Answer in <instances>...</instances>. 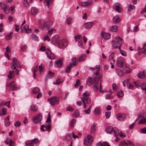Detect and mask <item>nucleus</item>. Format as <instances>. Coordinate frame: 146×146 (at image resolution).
Returning a JSON list of instances; mask_svg holds the SVG:
<instances>
[{"label": "nucleus", "instance_id": "obj_56", "mask_svg": "<svg viewBox=\"0 0 146 146\" xmlns=\"http://www.w3.org/2000/svg\"><path fill=\"white\" fill-rule=\"evenodd\" d=\"M27 146H33L34 145L33 142L31 141H29L26 143Z\"/></svg>", "mask_w": 146, "mask_h": 146}, {"label": "nucleus", "instance_id": "obj_27", "mask_svg": "<svg viewBox=\"0 0 146 146\" xmlns=\"http://www.w3.org/2000/svg\"><path fill=\"white\" fill-rule=\"evenodd\" d=\"M113 22L116 23L119 22L121 19L118 16L116 15L113 17Z\"/></svg>", "mask_w": 146, "mask_h": 146}, {"label": "nucleus", "instance_id": "obj_18", "mask_svg": "<svg viewBox=\"0 0 146 146\" xmlns=\"http://www.w3.org/2000/svg\"><path fill=\"white\" fill-rule=\"evenodd\" d=\"M24 28V30L23 29H22V31L23 32L24 31L26 33H30L31 32V29H29L28 25H25L23 28Z\"/></svg>", "mask_w": 146, "mask_h": 146}, {"label": "nucleus", "instance_id": "obj_2", "mask_svg": "<svg viewBox=\"0 0 146 146\" xmlns=\"http://www.w3.org/2000/svg\"><path fill=\"white\" fill-rule=\"evenodd\" d=\"M90 94L88 92H85L83 94L81 98L84 108H86V104H89L91 102V99L89 97Z\"/></svg>", "mask_w": 146, "mask_h": 146}, {"label": "nucleus", "instance_id": "obj_63", "mask_svg": "<svg viewBox=\"0 0 146 146\" xmlns=\"http://www.w3.org/2000/svg\"><path fill=\"white\" fill-rule=\"evenodd\" d=\"M128 88L130 89H133L134 88V86L131 84H129L127 85Z\"/></svg>", "mask_w": 146, "mask_h": 146}, {"label": "nucleus", "instance_id": "obj_8", "mask_svg": "<svg viewBox=\"0 0 146 146\" xmlns=\"http://www.w3.org/2000/svg\"><path fill=\"white\" fill-rule=\"evenodd\" d=\"M6 86L8 87L9 89L14 90H17L19 88L18 86L16 85L14 82H11L9 84H7Z\"/></svg>", "mask_w": 146, "mask_h": 146}, {"label": "nucleus", "instance_id": "obj_25", "mask_svg": "<svg viewBox=\"0 0 146 146\" xmlns=\"http://www.w3.org/2000/svg\"><path fill=\"white\" fill-rule=\"evenodd\" d=\"M13 33L11 32L7 34L5 36V38L7 40L11 39L12 38Z\"/></svg>", "mask_w": 146, "mask_h": 146}, {"label": "nucleus", "instance_id": "obj_26", "mask_svg": "<svg viewBox=\"0 0 146 146\" xmlns=\"http://www.w3.org/2000/svg\"><path fill=\"white\" fill-rule=\"evenodd\" d=\"M30 110L33 112H35L37 111V107L35 105H32L30 106Z\"/></svg>", "mask_w": 146, "mask_h": 146}, {"label": "nucleus", "instance_id": "obj_13", "mask_svg": "<svg viewBox=\"0 0 146 146\" xmlns=\"http://www.w3.org/2000/svg\"><path fill=\"white\" fill-rule=\"evenodd\" d=\"M52 40L53 43L58 44L59 42V36L58 35L53 36L52 38Z\"/></svg>", "mask_w": 146, "mask_h": 146}, {"label": "nucleus", "instance_id": "obj_33", "mask_svg": "<svg viewBox=\"0 0 146 146\" xmlns=\"http://www.w3.org/2000/svg\"><path fill=\"white\" fill-rule=\"evenodd\" d=\"M110 30L113 32H115L118 30V27L117 26L114 25L110 27Z\"/></svg>", "mask_w": 146, "mask_h": 146}, {"label": "nucleus", "instance_id": "obj_9", "mask_svg": "<svg viewBox=\"0 0 146 146\" xmlns=\"http://www.w3.org/2000/svg\"><path fill=\"white\" fill-rule=\"evenodd\" d=\"M48 100L50 101V104L53 106L57 104L59 102V98L55 97H52L50 98H48Z\"/></svg>", "mask_w": 146, "mask_h": 146}, {"label": "nucleus", "instance_id": "obj_12", "mask_svg": "<svg viewBox=\"0 0 146 146\" xmlns=\"http://www.w3.org/2000/svg\"><path fill=\"white\" fill-rule=\"evenodd\" d=\"M113 8L114 9H115L116 11L118 13H120L121 12L120 10L122 9L121 7V5L119 3H116L113 6Z\"/></svg>", "mask_w": 146, "mask_h": 146}, {"label": "nucleus", "instance_id": "obj_50", "mask_svg": "<svg viewBox=\"0 0 146 146\" xmlns=\"http://www.w3.org/2000/svg\"><path fill=\"white\" fill-rule=\"evenodd\" d=\"M112 88L113 90L115 92L118 89L117 86L115 83L113 84Z\"/></svg>", "mask_w": 146, "mask_h": 146}, {"label": "nucleus", "instance_id": "obj_3", "mask_svg": "<svg viewBox=\"0 0 146 146\" xmlns=\"http://www.w3.org/2000/svg\"><path fill=\"white\" fill-rule=\"evenodd\" d=\"M106 131L107 133L109 134H111L114 132L115 135L116 136L118 135L119 132V129L117 128H113L111 126L107 127L106 129Z\"/></svg>", "mask_w": 146, "mask_h": 146}, {"label": "nucleus", "instance_id": "obj_31", "mask_svg": "<svg viewBox=\"0 0 146 146\" xmlns=\"http://www.w3.org/2000/svg\"><path fill=\"white\" fill-rule=\"evenodd\" d=\"M53 1L54 0H45V2L46 3L48 8L49 7L50 5L53 3Z\"/></svg>", "mask_w": 146, "mask_h": 146}, {"label": "nucleus", "instance_id": "obj_52", "mask_svg": "<svg viewBox=\"0 0 146 146\" xmlns=\"http://www.w3.org/2000/svg\"><path fill=\"white\" fill-rule=\"evenodd\" d=\"M119 146H127L126 141H123L121 142L119 144Z\"/></svg>", "mask_w": 146, "mask_h": 146}, {"label": "nucleus", "instance_id": "obj_57", "mask_svg": "<svg viewBox=\"0 0 146 146\" xmlns=\"http://www.w3.org/2000/svg\"><path fill=\"white\" fill-rule=\"evenodd\" d=\"M111 113L110 111L106 112L105 115L107 119H108L110 116Z\"/></svg>", "mask_w": 146, "mask_h": 146}, {"label": "nucleus", "instance_id": "obj_62", "mask_svg": "<svg viewBox=\"0 0 146 146\" xmlns=\"http://www.w3.org/2000/svg\"><path fill=\"white\" fill-rule=\"evenodd\" d=\"M121 55L124 56H126L127 53L124 50H122L120 52Z\"/></svg>", "mask_w": 146, "mask_h": 146}, {"label": "nucleus", "instance_id": "obj_34", "mask_svg": "<svg viewBox=\"0 0 146 146\" xmlns=\"http://www.w3.org/2000/svg\"><path fill=\"white\" fill-rule=\"evenodd\" d=\"M81 37V35H77L75 36L74 37L75 42H77L81 40L82 39L80 38Z\"/></svg>", "mask_w": 146, "mask_h": 146}, {"label": "nucleus", "instance_id": "obj_45", "mask_svg": "<svg viewBox=\"0 0 146 146\" xmlns=\"http://www.w3.org/2000/svg\"><path fill=\"white\" fill-rule=\"evenodd\" d=\"M117 95L119 97L121 98L123 96L124 93L122 91H120L117 92Z\"/></svg>", "mask_w": 146, "mask_h": 146}, {"label": "nucleus", "instance_id": "obj_40", "mask_svg": "<svg viewBox=\"0 0 146 146\" xmlns=\"http://www.w3.org/2000/svg\"><path fill=\"white\" fill-rule=\"evenodd\" d=\"M111 43L113 47L115 48H117L118 46L117 45L118 44L116 43L115 41L114 40H112L111 42Z\"/></svg>", "mask_w": 146, "mask_h": 146}, {"label": "nucleus", "instance_id": "obj_44", "mask_svg": "<svg viewBox=\"0 0 146 146\" xmlns=\"http://www.w3.org/2000/svg\"><path fill=\"white\" fill-rule=\"evenodd\" d=\"M97 146H110L106 142H104L102 143H100L98 144L97 145Z\"/></svg>", "mask_w": 146, "mask_h": 146}, {"label": "nucleus", "instance_id": "obj_29", "mask_svg": "<svg viewBox=\"0 0 146 146\" xmlns=\"http://www.w3.org/2000/svg\"><path fill=\"white\" fill-rule=\"evenodd\" d=\"M52 23L51 21H48L46 22L44 24L43 27H47L51 26L52 25Z\"/></svg>", "mask_w": 146, "mask_h": 146}, {"label": "nucleus", "instance_id": "obj_36", "mask_svg": "<svg viewBox=\"0 0 146 146\" xmlns=\"http://www.w3.org/2000/svg\"><path fill=\"white\" fill-rule=\"evenodd\" d=\"M38 66L36 65V66L33 68L32 71L34 72V78H35L36 77V75L35 74L36 72L38 69Z\"/></svg>", "mask_w": 146, "mask_h": 146}, {"label": "nucleus", "instance_id": "obj_35", "mask_svg": "<svg viewBox=\"0 0 146 146\" xmlns=\"http://www.w3.org/2000/svg\"><path fill=\"white\" fill-rule=\"evenodd\" d=\"M40 91V89L38 88L35 87L32 90V92L34 94L38 93Z\"/></svg>", "mask_w": 146, "mask_h": 146}, {"label": "nucleus", "instance_id": "obj_16", "mask_svg": "<svg viewBox=\"0 0 146 146\" xmlns=\"http://www.w3.org/2000/svg\"><path fill=\"white\" fill-rule=\"evenodd\" d=\"M63 60V58H61L60 60L56 61L55 63V66L58 68L60 67L62 64Z\"/></svg>", "mask_w": 146, "mask_h": 146}, {"label": "nucleus", "instance_id": "obj_47", "mask_svg": "<svg viewBox=\"0 0 146 146\" xmlns=\"http://www.w3.org/2000/svg\"><path fill=\"white\" fill-rule=\"evenodd\" d=\"M5 13L6 14L9 13L10 11V9L7 7L3 9Z\"/></svg>", "mask_w": 146, "mask_h": 146}, {"label": "nucleus", "instance_id": "obj_1", "mask_svg": "<svg viewBox=\"0 0 146 146\" xmlns=\"http://www.w3.org/2000/svg\"><path fill=\"white\" fill-rule=\"evenodd\" d=\"M101 78V76H100L97 77H95L94 78H92L91 77L88 78V80L89 82L91 83H94V90L96 92H98L99 90V87L100 86L99 91L100 92H102L101 89L102 87H101V84H99L98 81Z\"/></svg>", "mask_w": 146, "mask_h": 146}, {"label": "nucleus", "instance_id": "obj_7", "mask_svg": "<svg viewBox=\"0 0 146 146\" xmlns=\"http://www.w3.org/2000/svg\"><path fill=\"white\" fill-rule=\"evenodd\" d=\"M88 140L87 139L84 140V143L86 146H89L92 142L94 138L91 135H87Z\"/></svg>", "mask_w": 146, "mask_h": 146}, {"label": "nucleus", "instance_id": "obj_60", "mask_svg": "<svg viewBox=\"0 0 146 146\" xmlns=\"http://www.w3.org/2000/svg\"><path fill=\"white\" fill-rule=\"evenodd\" d=\"M23 4L26 7H28L29 6L28 2L27 0H24Z\"/></svg>", "mask_w": 146, "mask_h": 146}, {"label": "nucleus", "instance_id": "obj_54", "mask_svg": "<svg viewBox=\"0 0 146 146\" xmlns=\"http://www.w3.org/2000/svg\"><path fill=\"white\" fill-rule=\"evenodd\" d=\"M117 72L118 75L119 76H122L123 74V72L121 70H117Z\"/></svg>", "mask_w": 146, "mask_h": 146}, {"label": "nucleus", "instance_id": "obj_23", "mask_svg": "<svg viewBox=\"0 0 146 146\" xmlns=\"http://www.w3.org/2000/svg\"><path fill=\"white\" fill-rule=\"evenodd\" d=\"M72 63H71L68 65L66 68V73L70 72V69L73 66V58H72Z\"/></svg>", "mask_w": 146, "mask_h": 146}, {"label": "nucleus", "instance_id": "obj_48", "mask_svg": "<svg viewBox=\"0 0 146 146\" xmlns=\"http://www.w3.org/2000/svg\"><path fill=\"white\" fill-rule=\"evenodd\" d=\"M100 110L98 108H96L94 111V113L96 115H98L100 114Z\"/></svg>", "mask_w": 146, "mask_h": 146}, {"label": "nucleus", "instance_id": "obj_15", "mask_svg": "<svg viewBox=\"0 0 146 146\" xmlns=\"http://www.w3.org/2000/svg\"><path fill=\"white\" fill-rule=\"evenodd\" d=\"M116 117L117 119L120 121H123L125 119V115L121 113L117 114Z\"/></svg>", "mask_w": 146, "mask_h": 146}, {"label": "nucleus", "instance_id": "obj_58", "mask_svg": "<svg viewBox=\"0 0 146 146\" xmlns=\"http://www.w3.org/2000/svg\"><path fill=\"white\" fill-rule=\"evenodd\" d=\"M125 67L126 68V72H125V73H130L131 72V71L130 70H129V71L127 70L129 69V66L128 64H126L125 65Z\"/></svg>", "mask_w": 146, "mask_h": 146}, {"label": "nucleus", "instance_id": "obj_11", "mask_svg": "<svg viewBox=\"0 0 146 146\" xmlns=\"http://www.w3.org/2000/svg\"><path fill=\"white\" fill-rule=\"evenodd\" d=\"M46 53L48 58L50 60H53L55 58L54 55L52 53L49 49L47 48L46 49Z\"/></svg>", "mask_w": 146, "mask_h": 146}, {"label": "nucleus", "instance_id": "obj_6", "mask_svg": "<svg viewBox=\"0 0 146 146\" xmlns=\"http://www.w3.org/2000/svg\"><path fill=\"white\" fill-rule=\"evenodd\" d=\"M20 68L21 66L19 62L16 58H14L13 60V62L11 65V68L12 70H15L16 67Z\"/></svg>", "mask_w": 146, "mask_h": 146}, {"label": "nucleus", "instance_id": "obj_20", "mask_svg": "<svg viewBox=\"0 0 146 146\" xmlns=\"http://www.w3.org/2000/svg\"><path fill=\"white\" fill-rule=\"evenodd\" d=\"M92 4V1H88L81 3V5L82 6L88 7L90 6Z\"/></svg>", "mask_w": 146, "mask_h": 146}, {"label": "nucleus", "instance_id": "obj_51", "mask_svg": "<svg viewBox=\"0 0 146 146\" xmlns=\"http://www.w3.org/2000/svg\"><path fill=\"white\" fill-rule=\"evenodd\" d=\"M96 128L94 125H92L91 127V132L92 133L96 131Z\"/></svg>", "mask_w": 146, "mask_h": 146}, {"label": "nucleus", "instance_id": "obj_4", "mask_svg": "<svg viewBox=\"0 0 146 146\" xmlns=\"http://www.w3.org/2000/svg\"><path fill=\"white\" fill-rule=\"evenodd\" d=\"M86 57V55L85 54L81 55L77 59L74 57V66L77 65L78 64V62H81L84 60Z\"/></svg>", "mask_w": 146, "mask_h": 146}, {"label": "nucleus", "instance_id": "obj_42", "mask_svg": "<svg viewBox=\"0 0 146 146\" xmlns=\"http://www.w3.org/2000/svg\"><path fill=\"white\" fill-rule=\"evenodd\" d=\"M146 123V119L145 118H144L138 121V124H144Z\"/></svg>", "mask_w": 146, "mask_h": 146}, {"label": "nucleus", "instance_id": "obj_41", "mask_svg": "<svg viewBox=\"0 0 146 146\" xmlns=\"http://www.w3.org/2000/svg\"><path fill=\"white\" fill-rule=\"evenodd\" d=\"M135 8V7L134 6L130 4L127 7V11L130 12L132 10L134 9Z\"/></svg>", "mask_w": 146, "mask_h": 146}, {"label": "nucleus", "instance_id": "obj_43", "mask_svg": "<svg viewBox=\"0 0 146 146\" xmlns=\"http://www.w3.org/2000/svg\"><path fill=\"white\" fill-rule=\"evenodd\" d=\"M31 11L33 15H35L38 12V10L35 7H32L31 9Z\"/></svg>", "mask_w": 146, "mask_h": 146}, {"label": "nucleus", "instance_id": "obj_49", "mask_svg": "<svg viewBox=\"0 0 146 146\" xmlns=\"http://www.w3.org/2000/svg\"><path fill=\"white\" fill-rule=\"evenodd\" d=\"M91 106H90L88 109L85 110L84 111V112L86 114H89L90 113L91 111Z\"/></svg>", "mask_w": 146, "mask_h": 146}, {"label": "nucleus", "instance_id": "obj_61", "mask_svg": "<svg viewBox=\"0 0 146 146\" xmlns=\"http://www.w3.org/2000/svg\"><path fill=\"white\" fill-rule=\"evenodd\" d=\"M72 21V19L70 18H67L66 20V22L67 24H70Z\"/></svg>", "mask_w": 146, "mask_h": 146}, {"label": "nucleus", "instance_id": "obj_64", "mask_svg": "<svg viewBox=\"0 0 146 146\" xmlns=\"http://www.w3.org/2000/svg\"><path fill=\"white\" fill-rule=\"evenodd\" d=\"M145 13H146V7H145L140 12V13L142 14H144Z\"/></svg>", "mask_w": 146, "mask_h": 146}, {"label": "nucleus", "instance_id": "obj_53", "mask_svg": "<svg viewBox=\"0 0 146 146\" xmlns=\"http://www.w3.org/2000/svg\"><path fill=\"white\" fill-rule=\"evenodd\" d=\"M63 80L62 79H59L56 80L55 83L53 82V84H58L62 82Z\"/></svg>", "mask_w": 146, "mask_h": 146}, {"label": "nucleus", "instance_id": "obj_38", "mask_svg": "<svg viewBox=\"0 0 146 146\" xmlns=\"http://www.w3.org/2000/svg\"><path fill=\"white\" fill-rule=\"evenodd\" d=\"M0 6L3 10L7 7V5L5 2H2L0 3Z\"/></svg>", "mask_w": 146, "mask_h": 146}, {"label": "nucleus", "instance_id": "obj_17", "mask_svg": "<svg viewBox=\"0 0 146 146\" xmlns=\"http://www.w3.org/2000/svg\"><path fill=\"white\" fill-rule=\"evenodd\" d=\"M117 65L119 67L122 68L123 66L124 61L120 58H118L116 60Z\"/></svg>", "mask_w": 146, "mask_h": 146}, {"label": "nucleus", "instance_id": "obj_22", "mask_svg": "<svg viewBox=\"0 0 146 146\" xmlns=\"http://www.w3.org/2000/svg\"><path fill=\"white\" fill-rule=\"evenodd\" d=\"M72 63H71L68 65L66 68V73L70 72V69L73 66V58H72Z\"/></svg>", "mask_w": 146, "mask_h": 146}, {"label": "nucleus", "instance_id": "obj_37", "mask_svg": "<svg viewBox=\"0 0 146 146\" xmlns=\"http://www.w3.org/2000/svg\"><path fill=\"white\" fill-rule=\"evenodd\" d=\"M137 76L140 78H143L145 77V73L143 72H140L138 74Z\"/></svg>", "mask_w": 146, "mask_h": 146}, {"label": "nucleus", "instance_id": "obj_21", "mask_svg": "<svg viewBox=\"0 0 146 146\" xmlns=\"http://www.w3.org/2000/svg\"><path fill=\"white\" fill-rule=\"evenodd\" d=\"M44 127H45L48 131H49V130L50 128V126L49 125L46 126H45L44 125H42L40 128V129L42 131H45V130L44 129Z\"/></svg>", "mask_w": 146, "mask_h": 146}, {"label": "nucleus", "instance_id": "obj_5", "mask_svg": "<svg viewBox=\"0 0 146 146\" xmlns=\"http://www.w3.org/2000/svg\"><path fill=\"white\" fill-rule=\"evenodd\" d=\"M68 44V41L67 39L64 38L60 42H59L58 45V47L60 48H63L66 47Z\"/></svg>", "mask_w": 146, "mask_h": 146}, {"label": "nucleus", "instance_id": "obj_46", "mask_svg": "<svg viewBox=\"0 0 146 146\" xmlns=\"http://www.w3.org/2000/svg\"><path fill=\"white\" fill-rule=\"evenodd\" d=\"M126 143L127 144V146H133L134 144L133 142L131 141H129L128 140L126 141Z\"/></svg>", "mask_w": 146, "mask_h": 146}, {"label": "nucleus", "instance_id": "obj_14", "mask_svg": "<svg viewBox=\"0 0 146 146\" xmlns=\"http://www.w3.org/2000/svg\"><path fill=\"white\" fill-rule=\"evenodd\" d=\"M115 41L118 44H122L123 42L122 39L118 36H116L115 38Z\"/></svg>", "mask_w": 146, "mask_h": 146}, {"label": "nucleus", "instance_id": "obj_59", "mask_svg": "<svg viewBox=\"0 0 146 146\" xmlns=\"http://www.w3.org/2000/svg\"><path fill=\"white\" fill-rule=\"evenodd\" d=\"M31 141L33 142V144L37 143L38 142V140L37 138H35L31 140Z\"/></svg>", "mask_w": 146, "mask_h": 146}, {"label": "nucleus", "instance_id": "obj_32", "mask_svg": "<svg viewBox=\"0 0 146 146\" xmlns=\"http://www.w3.org/2000/svg\"><path fill=\"white\" fill-rule=\"evenodd\" d=\"M14 71L13 70H11L9 71V74L7 75V77L9 79H11L13 76Z\"/></svg>", "mask_w": 146, "mask_h": 146}, {"label": "nucleus", "instance_id": "obj_30", "mask_svg": "<svg viewBox=\"0 0 146 146\" xmlns=\"http://www.w3.org/2000/svg\"><path fill=\"white\" fill-rule=\"evenodd\" d=\"M9 117L8 116L5 120V126H8L10 124V122L9 121Z\"/></svg>", "mask_w": 146, "mask_h": 146}, {"label": "nucleus", "instance_id": "obj_39", "mask_svg": "<svg viewBox=\"0 0 146 146\" xmlns=\"http://www.w3.org/2000/svg\"><path fill=\"white\" fill-rule=\"evenodd\" d=\"M80 115L79 111L78 110H75L74 113V117L77 118Z\"/></svg>", "mask_w": 146, "mask_h": 146}, {"label": "nucleus", "instance_id": "obj_55", "mask_svg": "<svg viewBox=\"0 0 146 146\" xmlns=\"http://www.w3.org/2000/svg\"><path fill=\"white\" fill-rule=\"evenodd\" d=\"M21 123L19 121H17L14 124V126L16 127H19L21 125Z\"/></svg>", "mask_w": 146, "mask_h": 146}, {"label": "nucleus", "instance_id": "obj_19", "mask_svg": "<svg viewBox=\"0 0 146 146\" xmlns=\"http://www.w3.org/2000/svg\"><path fill=\"white\" fill-rule=\"evenodd\" d=\"M94 23L93 22H89L85 23L84 27L86 28L87 29H91L94 25Z\"/></svg>", "mask_w": 146, "mask_h": 146}, {"label": "nucleus", "instance_id": "obj_28", "mask_svg": "<svg viewBox=\"0 0 146 146\" xmlns=\"http://www.w3.org/2000/svg\"><path fill=\"white\" fill-rule=\"evenodd\" d=\"M54 75V73L51 72L49 71L48 73L45 78V80H47L48 79L50 78Z\"/></svg>", "mask_w": 146, "mask_h": 146}, {"label": "nucleus", "instance_id": "obj_24", "mask_svg": "<svg viewBox=\"0 0 146 146\" xmlns=\"http://www.w3.org/2000/svg\"><path fill=\"white\" fill-rule=\"evenodd\" d=\"M102 36L106 40L109 39L110 37V35L109 33H102Z\"/></svg>", "mask_w": 146, "mask_h": 146}, {"label": "nucleus", "instance_id": "obj_10", "mask_svg": "<svg viewBox=\"0 0 146 146\" xmlns=\"http://www.w3.org/2000/svg\"><path fill=\"white\" fill-rule=\"evenodd\" d=\"M42 114L41 113H39L36 116L33 118L32 120L35 123H38L42 120Z\"/></svg>", "mask_w": 146, "mask_h": 146}]
</instances>
